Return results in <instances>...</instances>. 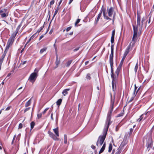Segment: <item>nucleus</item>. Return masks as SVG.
<instances>
[{
	"instance_id": "nucleus-49",
	"label": "nucleus",
	"mask_w": 154,
	"mask_h": 154,
	"mask_svg": "<svg viewBox=\"0 0 154 154\" xmlns=\"http://www.w3.org/2000/svg\"><path fill=\"white\" fill-rule=\"evenodd\" d=\"M53 113H52L51 115V118L52 120H53L54 119H53Z\"/></svg>"
},
{
	"instance_id": "nucleus-13",
	"label": "nucleus",
	"mask_w": 154,
	"mask_h": 154,
	"mask_svg": "<svg viewBox=\"0 0 154 154\" xmlns=\"http://www.w3.org/2000/svg\"><path fill=\"white\" fill-rule=\"evenodd\" d=\"M132 44L131 43H131L130 44V45H129V46L127 47L126 51L125 52V53L124 54V55H125V56H126V55L128 54L129 52V49L130 48V47L131 45ZM131 46L132 47V46L131 45Z\"/></svg>"
},
{
	"instance_id": "nucleus-5",
	"label": "nucleus",
	"mask_w": 154,
	"mask_h": 154,
	"mask_svg": "<svg viewBox=\"0 0 154 154\" xmlns=\"http://www.w3.org/2000/svg\"><path fill=\"white\" fill-rule=\"evenodd\" d=\"M107 13L109 17H111L113 15L112 21L113 22H114L115 19L116 15V13L114 11V9L112 7H111L109 9H108L107 11Z\"/></svg>"
},
{
	"instance_id": "nucleus-47",
	"label": "nucleus",
	"mask_w": 154,
	"mask_h": 154,
	"mask_svg": "<svg viewBox=\"0 0 154 154\" xmlns=\"http://www.w3.org/2000/svg\"><path fill=\"white\" fill-rule=\"evenodd\" d=\"M43 37H44L43 35H41L40 36V37L39 38V40H40Z\"/></svg>"
},
{
	"instance_id": "nucleus-62",
	"label": "nucleus",
	"mask_w": 154,
	"mask_h": 154,
	"mask_svg": "<svg viewBox=\"0 0 154 154\" xmlns=\"http://www.w3.org/2000/svg\"><path fill=\"white\" fill-rule=\"evenodd\" d=\"M132 131H133V129H132V128H131V129H130V132H132Z\"/></svg>"
},
{
	"instance_id": "nucleus-30",
	"label": "nucleus",
	"mask_w": 154,
	"mask_h": 154,
	"mask_svg": "<svg viewBox=\"0 0 154 154\" xmlns=\"http://www.w3.org/2000/svg\"><path fill=\"white\" fill-rule=\"evenodd\" d=\"M112 146L111 144H110L109 147L108 152H110L112 149Z\"/></svg>"
},
{
	"instance_id": "nucleus-56",
	"label": "nucleus",
	"mask_w": 154,
	"mask_h": 154,
	"mask_svg": "<svg viewBox=\"0 0 154 154\" xmlns=\"http://www.w3.org/2000/svg\"><path fill=\"white\" fill-rule=\"evenodd\" d=\"M79 49V48H76V49H75L74 50V51H78V50Z\"/></svg>"
},
{
	"instance_id": "nucleus-34",
	"label": "nucleus",
	"mask_w": 154,
	"mask_h": 154,
	"mask_svg": "<svg viewBox=\"0 0 154 154\" xmlns=\"http://www.w3.org/2000/svg\"><path fill=\"white\" fill-rule=\"evenodd\" d=\"M72 62V60L68 61L66 63V66L67 67H69Z\"/></svg>"
},
{
	"instance_id": "nucleus-41",
	"label": "nucleus",
	"mask_w": 154,
	"mask_h": 154,
	"mask_svg": "<svg viewBox=\"0 0 154 154\" xmlns=\"http://www.w3.org/2000/svg\"><path fill=\"white\" fill-rule=\"evenodd\" d=\"M49 108H48L45 109L44 111L43 112V113H42L43 114H44L47 112V111L49 109Z\"/></svg>"
},
{
	"instance_id": "nucleus-16",
	"label": "nucleus",
	"mask_w": 154,
	"mask_h": 154,
	"mask_svg": "<svg viewBox=\"0 0 154 154\" xmlns=\"http://www.w3.org/2000/svg\"><path fill=\"white\" fill-rule=\"evenodd\" d=\"M70 90L69 88L64 89L62 92V94L63 96H65L68 93V91Z\"/></svg>"
},
{
	"instance_id": "nucleus-40",
	"label": "nucleus",
	"mask_w": 154,
	"mask_h": 154,
	"mask_svg": "<svg viewBox=\"0 0 154 154\" xmlns=\"http://www.w3.org/2000/svg\"><path fill=\"white\" fill-rule=\"evenodd\" d=\"M43 27L44 26H41L39 29H38L37 32L38 33L40 32L43 29Z\"/></svg>"
},
{
	"instance_id": "nucleus-33",
	"label": "nucleus",
	"mask_w": 154,
	"mask_h": 154,
	"mask_svg": "<svg viewBox=\"0 0 154 154\" xmlns=\"http://www.w3.org/2000/svg\"><path fill=\"white\" fill-rule=\"evenodd\" d=\"M152 143L151 141L150 143H148L147 144V149L151 148L152 145Z\"/></svg>"
},
{
	"instance_id": "nucleus-3",
	"label": "nucleus",
	"mask_w": 154,
	"mask_h": 154,
	"mask_svg": "<svg viewBox=\"0 0 154 154\" xmlns=\"http://www.w3.org/2000/svg\"><path fill=\"white\" fill-rule=\"evenodd\" d=\"M39 70V69L35 68L34 72L30 75L29 80L30 82L33 83L35 81L38 76V73Z\"/></svg>"
},
{
	"instance_id": "nucleus-22",
	"label": "nucleus",
	"mask_w": 154,
	"mask_h": 154,
	"mask_svg": "<svg viewBox=\"0 0 154 154\" xmlns=\"http://www.w3.org/2000/svg\"><path fill=\"white\" fill-rule=\"evenodd\" d=\"M85 78L88 80H90L91 78V74L90 73L87 74Z\"/></svg>"
},
{
	"instance_id": "nucleus-57",
	"label": "nucleus",
	"mask_w": 154,
	"mask_h": 154,
	"mask_svg": "<svg viewBox=\"0 0 154 154\" xmlns=\"http://www.w3.org/2000/svg\"><path fill=\"white\" fill-rule=\"evenodd\" d=\"M73 1V0H70L69 2V4H70L72 2V1Z\"/></svg>"
},
{
	"instance_id": "nucleus-38",
	"label": "nucleus",
	"mask_w": 154,
	"mask_h": 154,
	"mask_svg": "<svg viewBox=\"0 0 154 154\" xmlns=\"http://www.w3.org/2000/svg\"><path fill=\"white\" fill-rule=\"evenodd\" d=\"M80 19H78L76 20L75 23V26H76L77 24L80 21Z\"/></svg>"
},
{
	"instance_id": "nucleus-37",
	"label": "nucleus",
	"mask_w": 154,
	"mask_h": 154,
	"mask_svg": "<svg viewBox=\"0 0 154 154\" xmlns=\"http://www.w3.org/2000/svg\"><path fill=\"white\" fill-rule=\"evenodd\" d=\"M125 57H124L122 58V60H121V62L120 63V65H119V66H121H121H122V64H123V61H124V60L125 59Z\"/></svg>"
},
{
	"instance_id": "nucleus-54",
	"label": "nucleus",
	"mask_w": 154,
	"mask_h": 154,
	"mask_svg": "<svg viewBox=\"0 0 154 154\" xmlns=\"http://www.w3.org/2000/svg\"><path fill=\"white\" fill-rule=\"evenodd\" d=\"M114 152H115V150L113 149L112 150V154H114Z\"/></svg>"
},
{
	"instance_id": "nucleus-50",
	"label": "nucleus",
	"mask_w": 154,
	"mask_h": 154,
	"mask_svg": "<svg viewBox=\"0 0 154 154\" xmlns=\"http://www.w3.org/2000/svg\"><path fill=\"white\" fill-rule=\"evenodd\" d=\"M26 61H25L23 62L22 63V65H24V64H25L26 63Z\"/></svg>"
},
{
	"instance_id": "nucleus-28",
	"label": "nucleus",
	"mask_w": 154,
	"mask_h": 154,
	"mask_svg": "<svg viewBox=\"0 0 154 154\" xmlns=\"http://www.w3.org/2000/svg\"><path fill=\"white\" fill-rule=\"evenodd\" d=\"M138 62H137V63L136 64V65H135V67L134 68V70L135 72L136 73L137 72V70L138 69Z\"/></svg>"
},
{
	"instance_id": "nucleus-52",
	"label": "nucleus",
	"mask_w": 154,
	"mask_h": 154,
	"mask_svg": "<svg viewBox=\"0 0 154 154\" xmlns=\"http://www.w3.org/2000/svg\"><path fill=\"white\" fill-rule=\"evenodd\" d=\"M3 61V60H0V63L2 64Z\"/></svg>"
},
{
	"instance_id": "nucleus-21",
	"label": "nucleus",
	"mask_w": 154,
	"mask_h": 154,
	"mask_svg": "<svg viewBox=\"0 0 154 154\" xmlns=\"http://www.w3.org/2000/svg\"><path fill=\"white\" fill-rule=\"evenodd\" d=\"M7 52V50L5 49V51L4 52V53L2 55L1 58L0 60H4V58L5 57V56L6 55Z\"/></svg>"
},
{
	"instance_id": "nucleus-4",
	"label": "nucleus",
	"mask_w": 154,
	"mask_h": 154,
	"mask_svg": "<svg viewBox=\"0 0 154 154\" xmlns=\"http://www.w3.org/2000/svg\"><path fill=\"white\" fill-rule=\"evenodd\" d=\"M137 26H133L134 35L131 42V43H132V46H134L137 40V33L138 32Z\"/></svg>"
},
{
	"instance_id": "nucleus-7",
	"label": "nucleus",
	"mask_w": 154,
	"mask_h": 154,
	"mask_svg": "<svg viewBox=\"0 0 154 154\" xmlns=\"http://www.w3.org/2000/svg\"><path fill=\"white\" fill-rule=\"evenodd\" d=\"M121 66H119L117 67L116 70V72H115L116 75H115L114 74L113 72V74L114 75L116 76V79H116V84H115V85L114 86V87H113V85H112V88L113 90L114 91L116 89V79H117V77L118 76V75L119 74V72H120V70L121 69Z\"/></svg>"
},
{
	"instance_id": "nucleus-9",
	"label": "nucleus",
	"mask_w": 154,
	"mask_h": 154,
	"mask_svg": "<svg viewBox=\"0 0 154 154\" xmlns=\"http://www.w3.org/2000/svg\"><path fill=\"white\" fill-rule=\"evenodd\" d=\"M14 41V39L13 38H11L8 40L6 48V50H8L9 49L10 46L12 44Z\"/></svg>"
},
{
	"instance_id": "nucleus-39",
	"label": "nucleus",
	"mask_w": 154,
	"mask_h": 154,
	"mask_svg": "<svg viewBox=\"0 0 154 154\" xmlns=\"http://www.w3.org/2000/svg\"><path fill=\"white\" fill-rule=\"evenodd\" d=\"M42 113H38V114H37V117H38V119H40L42 115Z\"/></svg>"
},
{
	"instance_id": "nucleus-45",
	"label": "nucleus",
	"mask_w": 154,
	"mask_h": 154,
	"mask_svg": "<svg viewBox=\"0 0 154 154\" xmlns=\"http://www.w3.org/2000/svg\"><path fill=\"white\" fill-rule=\"evenodd\" d=\"M23 127L22 124L21 123L19 125V128H21Z\"/></svg>"
},
{
	"instance_id": "nucleus-12",
	"label": "nucleus",
	"mask_w": 154,
	"mask_h": 154,
	"mask_svg": "<svg viewBox=\"0 0 154 154\" xmlns=\"http://www.w3.org/2000/svg\"><path fill=\"white\" fill-rule=\"evenodd\" d=\"M115 34V30H114L112 31V35L111 37V42L112 44L114 42Z\"/></svg>"
},
{
	"instance_id": "nucleus-53",
	"label": "nucleus",
	"mask_w": 154,
	"mask_h": 154,
	"mask_svg": "<svg viewBox=\"0 0 154 154\" xmlns=\"http://www.w3.org/2000/svg\"><path fill=\"white\" fill-rule=\"evenodd\" d=\"M140 88H139L137 90V91H136V94H136H136L137 93V92H138V91H139V90H140Z\"/></svg>"
},
{
	"instance_id": "nucleus-59",
	"label": "nucleus",
	"mask_w": 154,
	"mask_h": 154,
	"mask_svg": "<svg viewBox=\"0 0 154 154\" xmlns=\"http://www.w3.org/2000/svg\"><path fill=\"white\" fill-rule=\"evenodd\" d=\"M72 34H73V32H70L69 33V35H72Z\"/></svg>"
},
{
	"instance_id": "nucleus-48",
	"label": "nucleus",
	"mask_w": 154,
	"mask_h": 154,
	"mask_svg": "<svg viewBox=\"0 0 154 154\" xmlns=\"http://www.w3.org/2000/svg\"><path fill=\"white\" fill-rule=\"evenodd\" d=\"M91 147L93 149H94L95 148V147L93 145H92L91 146Z\"/></svg>"
},
{
	"instance_id": "nucleus-8",
	"label": "nucleus",
	"mask_w": 154,
	"mask_h": 154,
	"mask_svg": "<svg viewBox=\"0 0 154 154\" xmlns=\"http://www.w3.org/2000/svg\"><path fill=\"white\" fill-rule=\"evenodd\" d=\"M144 20L142 19V20L141 22H140V15L138 14L137 15V26L139 27H142L143 25V23Z\"/></svg>"
},
{
	"instance_id": "nucleus-63",
	"label": "nucleus",
	"mask_w": 154,
	"mask_h": 154,
	"mask_svg": "<svg viewBox=\"0 0 154 154\" xmlns=\"http://www.w3.org/2000/svg\"><path fill=\"white\" fill-rule=\"evenodd\" d=\"M61 2H62V1H61H61H60V2H59V5H60V4L61 3Z\"/></svg>"
},
{
	"instance_id": "nucleus-35",
	"label": "nucleus",
	"mask_w": 154,
	"mask_h": 154,
	"mask_svg": "<svg viewBox=\"0 0 154 154\" xmlns=\"http://www.w3.org/2000/svg\"><path fill=\"white\" fill-rule=\"evenodd\" d=\"M58 8H57L56 9L55 11L54 12V14L53 15V17H55V16L56 15V14H57L58 12Z\"/></svg>"
},
{
	"instance_id": "nucleus-1",
	"label": "nucleus",
	"mask_w": 154,
	"mask_h": 154,
	"mask_svg": "<svg viewBox=\"0 0 154 154\" xmlns=\"http://www.w3.org/2000/svg\"><path fill=\"white\" fill-rule=\"evenodd\" d=\"M111 123V122L109 120L106 121V124L103 130V135L99 137L97 141L96 145L97 146H100L103 144L106 135L108 128Z\"/></svg>"
},
{
	"instance_id": "nucleus-64",
	"label": "nucleus",
	"mask_w": 154,
	"mask_h": 154,
	"mask_svg": "<svg viewBox=\"0 0 154 154\" xmlns=\"http://www.w3.org/2000/svg\"><path fill=\"white\" fill-rule=\"evenodd\" d=\"M16 137V135H14V137H13V138H15Z\"/></svg>"
},
{
	"instance_id": "nucleus-18",
	"label": "nucleus",
	"mask_w": 154,
	"mask_h": 154,
	"mask_svg": "<svg viewBox=\"0 0 154 154\" xmlns=\"http://www.w3.org/2000/svg\"><path fill=\"white\" fill-rule=\"evenodd\" d=\"M105 147H106V144H105V143H104L102 147L100 149V150L98 154H100V153H101L104 151V150L105 149Z\"/></svg>"
},
{
	"instance_id": "nucleus-61",
	"label": "nucleus",
	"mask_w": 154,
	"mask_h": 154,
	"mask_svg": "<svg viewBox=\"0 0 154 154\" xmlns=\"http://www.w3.org/2000/svg\"><path fill=\"white\" fill-rule=\"evenodd\" d=\"M22 87H20V88H19L18 89V90H20V89H22Z\"/></svg>"
},
{
	"instance_id": "nucleus-43",
	"label": "nucleus",
	"mask_w": 154,
	"mask_h": 154,
	"mask_svg": "<svg viewBox=\"0 0 154 154\" xmlns=\"http://www.w3.org/2000/svg\"><path fill=\"white\" fill-rule=\"evenodd\" d=\"M6 10L5 9H4V11L2 10H0V14H1L4 12L6 13Z\"/></svg>"
},
{
	"instance_id": "nucleus-6",
	"label": "nucleus",
	"mask_w": 154,
	"mask_h": 154,
	"mask_svg": "<svg viewBox=\"0 0 154 154\" xmlns=\"http://www.w3.org/2000/svg\"><path fill=\"white\" fill-rule=\"evenodd\" d=\"M115 100V96L112 97L111 96V109L110 110V112H108L107 116V118L106 119V121H108L109 120L110 121V119L111 118V113L112 112L113 108V105Z\"/></svg>"
},
{
	"instance_id": "nucleus-58",
	"label": "nucleus",
	"mask_w": 154,
	"mask_h": 154,
	"mask_svg": "<svg viewBox=\"0 0 154 154\" xmlns=\"http://www.w3.org/2000/svg\"><path fill=\"white\" fill-rule=\"evenodd\" d=\"M150 22V17L149 19V20L148 21V23H149Z\"/></svg>"
},
{
	"instance_id": "nucleus-19",
	"label": "nucleus",
	"mask_w": 154,
	"mask_h": 154,
	"mask_svg": "<svg viewBox=\"0 0 154 154\" xmlns=\"http://www.w3.org/2000/svg\"><path fill=\"white\" fill-rule=\"evenodd\" d=\"M60 63V60L58 59V56L56 55V60L55 62V64L56 66V68L57 67L58 65Z\"/></svg>"
},
{
	"instance_id": "nucleus-14",
	"label": "nucleus",
	"mask_w": 154,
	"mask_h": 154,
	"mask_svg": "<svg viewBox=\"0 0 154 154\" xmlns=\"http://www.w3.org/2000/svg\"><path fill=\"white\" fill-rule=\"evenodd\" d=\"M102 11L100 12L99 14H98V17H97V18L96 20H95L94 23L95 24H97L98 21L100 19V17H101V15H102Z\"/></svg>"
},
{
	"instance_id": "nucleus-46",
	"label": "nucleus",
	"mask_w": 154,
	"mask_h": 154,
	"mask_svg": "<svg viewBox=\"0 0 154 154\" xmlns=\"http://www.w3.org/2000/svg\"><path fill=\"white\" fill-rule=\"evenodd\" d=\"M11 108V106H8L7 107L6 109H5L6 111H7L9 110Z\"/></svg>"
},
{
	"instance_id": "nucleus-51",
	"label": "nucleus",
	"mask_w": 154,
	"mask_h": 154,
	"mask_svg": "<svg viewBox=\"0 0 154 154\" xmlns=\"http://www.w3.org/2000/svg\"><path fill=\"white\" fill-rule=\"evenodd\" d=\"M88 62H89L88 61H86V62H85V65H86L88 63Z\"/></svg>"
},
{
	"instance_id": "nucleus-20",
	"label": "nucleus",
	"mask_w": 154,
	"mask_h": 154,
	"mask_svg": "<svg viewBox=\"0 0 154 154\" xmlns=\"http://www.w3.org/2000/svg\"><path fill=\"white\" fill-rule=\"evenodd\" d=\"M137 87H136V85H135V89L134 91V92L133 93V97L131 98L130 100H129V102H131L134 99V98L136 96V94H135V92L136 89H137Z\"/></svg>"
},
{
	"instance_id": "nucleus-36",
	"label": "nucleus",
	"mask_w": 154,
	"mask_h": 154,
	"mask_svg": "<svg viewBox=\"0 0 154 154\" xmlns=\"http://www.w3.org/2000/svg\"><path fill=\"white\" fill-rule=\"evenodd\" d=\"M34 37V35H32L29 39L28 41L26 43V44H27Z\"/></svg>"
},
{
	"instance_id": "nucleus-26",
	"label": "nucleus",
	"mask_w": 154,
	"mask_h": 154,
	"mask_svg": "<svg viewBox=\"0 0 154 154\" xmlns=\"http://www.w3.org/2000/svg\"><path fill=\"white\" fill-rule=\"evenodd\" d=\"M8 15V13H4L1 14V16L2 17H5Z\"/></svg>"
},
{
	"instance_id": "nucleus-29",
	"label": "nucleus",
	"mask_w": 154,
	"mask_h": 154,
	"mask_svg": "<svg viewBox=\"0 0 154 154\" xmlns=\"http://www.w3.org/2000/svg\"><path fill=\"white\" fill-rule=\"evenodd\" d=\"M54 0H52L51 1L49 5H48V7L51 8V6L54 4Z\"/></svg>"
},
{
	"instance_id": "nucleus-55",
	"label": "nucleus",
	"mask_w": 154,
	"mask_h": 154,
	"mask_svg": "<svg viewBox=\"0 0 154 154\" xmlns=\"http://www.w3.org/2000/svg\"><path fill=\"white\" fill-rule=\"evenodd\" d=\"M122 115H123L122 114H119L118 115V117L121 116H122Z\"/></svg>"
},
{
	"instance_id": "nucleus-27",
	"label": "nucleus",
	"mask_w": 154,
	"mask_h": 154,
	"mask_svg": "<svg viewBox=\"0 0 154 154\" xmlns=\"http://www.w3.org/2000/svg\"><path fill=\"white\" fill-rule=\"evenodd\" d=\"M64 143L65 144H66L67 143V135L66 134L64 135Z\"/></svg>"
},
{
	"instance_id": "nucleus-2",
	"label": "nucleus",
	"mask_w": 154,
	"mask_h": 154,
	"mask_svg": "<svg viewBox=\"0 0 154 154\" xmlns=\"http://www.w3.org/2000/svg\"><path fill=\"white\" fill-rule=\"evenodd\" d=\"M111 54L109 55V62L110 65L111 69V76L112 79V84L113 87L116 84V76L114 75L113 73V46L112 45L111 47Z\"/></svg>"
},
{
	"instance_id": "nucleus-15",
	"label": "nucleus",
	"mask_w": 154,
	"mask_h": 154,
	"mask_svg": "<svg viewBox=\"0 0 154 154\" xmlns=\"http://www.w3.org/2000/svg\"><path fill=\"white\" fill-rule=\"evenodd\" d=\"M148 113V112H147L145 114H142L140 116V118H139L138 120L137 121L139 122H140L141 121L143 118L144 117V116H146L147 115V113ZM146 118V116H145L144 117V119Z\"/></svg>"
},
{
	"instance_id": "nucleus-42",
	"label": "nucleus",
	"mask_w": 154,
	"mask_h": 154,
	"mask_svg": "<svg viewBox=\"0 0 154 154\" xmlns=\"http://www.w3.org/2000/svg\"><path fill=\"white\" fill-rule=\"evenodd\" d=\"M30 109V107H28L26 109H25L24 110V112L25 113L27 111L29 110Z\"/></svg>"
},
{
	"instance_id": "nucleus-11",
	"label": "nucleus",
	"mask_w": 154,
	"mask_h": 154,
	"mask_svg": "<svg viewBox=\"0 0 154 154\" xmlns=\"http://www.w3.org/2000/svg\"><path fill=\"white\" fill-rule=\"evenodd\" d=\"M48 133L50 137L53 138L54 140H58L57 137L55 136L54 134L52 132L48 131Z\"/></svg>"
},
{
	"instance_id": "nucleus-32",
	"label": "nucleus",
	"mask_w": 154,
	"mask_h": 154,
	"mask_svg": "<svg viewBox=\"0 0 154 154\" xmlns=\"http://www.w3.org/2000/svg\"><path fill=\"white\" fill-rule=\"evenodd\" d=\"M47 48H44L41 49L40 51V54H42L44 51H45L46 50Z\"/></svg>"
},
{
	"instance_id": "nucleus-31",
	"label": "nucleus",
	"mask_w": 154,
	"mask_h": 154,
	"mask_svg": "<svg viewBox=\"0 0 154 154\" xmlns=\"http://www.w3.org/2000/svg\"><path fill=\"white\" fill-rule=\"evenodd\" d=\"M35 123L33 122H31V123L30 124L31 129V130H32L33 129V127H34V126H35Z\"/></svg>"
},
{
	"instance_id": "nucleus-24",
	"label": "nucleus",
	"mask_w": 154,
	"mask_h": 154,
	"mask_svg": "<svg viewBox=\"0 0 154 154\" xmlns=\"http://www.w3.org/2000/svg\"><path fill=\"white\" fill-rule=\"evenodd\" d=\"M31 99H30L29 100H28L25 104V107H27L29 106L31 103Z\"/></svg>"
},
{
	"instance_id": "nucleus-25",
	"label": "nucleus",
	"mask_w": 154,
	"mask_h": 154,
	"mask_svg": "<svg viewBox=\"0 0 154 154\" xmlns=\"http://www.w3.org/2000/svg\"><path fill=\"white\" fill-rule=\"evenodd\" d=\"M62 101V99H59L56 102V104H57V105L58 106H60V104H61Z\"/></svg>"
},
{
	"instance_id": "nucleus-17",
	"label": "nucleus",
	"mask_w": 154,
	"mask_h": 154,
	"mask_svg": "<svg viewBox=\"0 0 154 154\" xmlns=\"http://www.w3.org/2000/svg\"><path fill=\"white\" fill-rule=\"evenodd\" d=\"M53 131L57 137L59 136L58 128H54L53 129Z\"/></svg>"
},
{
	"instance_id": "nucleus-23",
	"label": "nucleus",
	"mask_w": 154,
	"mask_h": 154,
	"mask_svg": "<svg viewBox=\"0 0 154 154\" xmlns=\"http://www.w3.org/2000/svg\"><path fill=\"white\" fill-rule=\"evenodd\" d=\"M121 149L120 147L116 151V152L115 154H120L121 152Z\"/></svg>"
},
{
	"instance_id": "nucleus-44",
	"label": "nucleus",
	"mask_w": 154,
	"mask_h": 154,
	"mask_svg": "<svg viewBox=\"0 0 154 154\" xmlns=\"http://www.w3.org/2000/svg\"><path fill=\"white\" fill-rule=\"evenodd\" d=\"M71 28V27L70 26L67 27L66 29V31L67 32L69 31V30H70Z\"/></svg>"
},
{
	"instance_id": "nucleus-10",
	"label": "nucleus",
	"mask_w": 154,
	"mask_h": 154,
	"mask_svg": "<svg viewBox=\"0 0 154 154\" xmlns=\"http://www.w3.org/2000/svg\"><path fill=\"white\" fill-rule=\"evenodd\" d=\"M102 12L103 15L104 19H105L107 20H111V18L106 15V11L105 8L103 7L102 8Z\"/></svg>"
},
{
	"instance_id": "nucleus-60",
	"label": "nucleus",
	"mask_w": 154,
	"mask_h": 154,
	"mask_svg": "<svg viewBox=\"0 0 154 154\" xmlns=\"http://www.w3.org/2000/svg\"><path fill=\"white\" fill-rule=\"evenodd\" d=\"M15 139V138H13V140H12V144L13 143V142L14 141Z\"/></svg>"
}]
</instances>
